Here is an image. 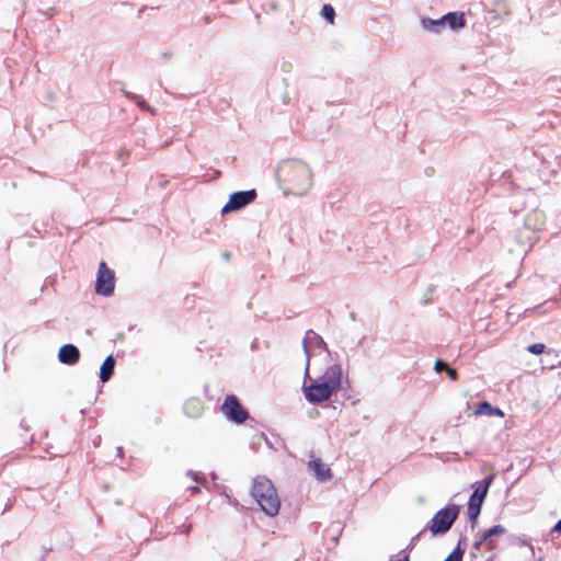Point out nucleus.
Segmentation results:
<instances>
[{
  "instance_id": "4be33fe9",
  "label": "nucleus",
  "mask_w": 561,
  "mask_h": 561,
  "mask_svg": "<svg viewBox=\"0 0 561 561\" xmlns=\"http://www.w3.org/2000/svg\"><path fill=\"white\" fill-rule=\"evenodd\" d=\"M187 476L192 477V479L194 481H196L197 483L206 482V478H205V476L202 472H195L193 470H188L187 471Z\"/></svg>"
},
{
  "instance_id": "412c9836",
  "label": "nucleus",
  "mask_w": 561,
  "mask_h": 561,
  "mask_svg": "<svg viewBox=\"0 0 561 561\" xmlns=\"http://www.w3.org/2000/svg\"><path fill=\"white\" fill-rule=\"evenodd\" d=\"M426 531H423L420 530L415 536H413L410 540V543L408 545V547L404 549L407 550V552L409 553L416 545L417 542L421 540V537L425 534Z\"/></svg>"
},
{
  "instance_id": "c85d7f7f",
  "label": "nucleus",
  "mask_w": 561,
  "mask_h": 561,
  "mask_svg": "<svg viewBox=\"0 0 561 561\" xmlns=\"http://www.w3.org/2000/svg\"><path fill=\"white\" fill-rule=\"evenodd\" d=\"M493 415L503 416V412L499 408L493 407V411L491 412L490 416H493Z\"/></svg>"
},
{
  "instance_id": "2f4dec72",
  "label": "nucleus",
  "mask_w": 561,
  "mask_h": 561,
  "mask_svg": "<svg viewBox=\"0 0 561 561\" xmlns=\"http://www.w3.org/2000/svg\"><path fill=\"white\" fill-rule=\"evenodd\" d=\"M20 426H21V428L24 430V432H28L30 431V427L25 424L24 421H21Z\"/></svg>"
},
{
  "instance_id": "473e14b6",
  "label": "nucleus",
  "mask_w": 561,
  "mask_h": 561,
  "mask_svg": "<svg viewBox=\"0 0 561 561\" xmlns=\"http://www.w3.org/2000/svg\"><path fill=\"white\" fill-rule=\"evenodd\" d=\"M51 550H53L51 548L44 549V554L42 556L41 561H45L46 554L49 553Z\"/></svg>"
},
{
  "instance_id": "e433bc0d",
  "label": "nucleus",
  "mask_w": 561,
  "mask_h": 561,
  "mask_svg": "<svg viewBox=\"0 0 561 561\" xmlns=\"http://www.w3.org/2000/svg\"><path fill=\"white\" fill-rule=\"evenodd\" d=\"M140 106H141V107H148V105H147L145 102H141V103H140Z\"/></svg>"
},
{
  "instance_id": "1a4fd4ad",
  "label": "nucleus",
  "mask_w": 561,
  "mask_h": 561,
  "mask_svg": "<svg viewBox=\"0 0 561 561\" xmlns=\"http://www.w3.org/2000/svg\"><path fill=\"white\" fill-rule=\"evenodd\" d=\"M310 345H313L323 351H328V345L324 340L313 330H307L302 340V348L306 354L305 379L310 378Z\"/></svg>"
},
{
  "instance_id": "f704fd0d",
  "label": "nucleus",
  "mask_w": 561,
  "mask_h": 561,
  "mask_svg": "<svg viewBox=\"0 0 561 561\" xmlns=\"http://www.w3.org/2000/svg\"><path fill=\"white\" fill-rule=\"evenodd\" d=\"M191 491H192V493H197V492H199V488L198 486H192Z\"/></svg>"
},
{
  "instance_id": "f3484780",
  "label": "nucleus",
  "mask_w": 561,
  "mask_h": 561,
  "mask_svg": "<svg viewBox=\"0 0 561 561\" xmlns=\"http://www.w3.org/2000/svg\"><path fill=\"white\" fill-rule=\"evenodd\" d=\"M492 411H493V405H491V403H489L488 401H482L478 404L474 412L478 415H491Z\"/></svg>"
},
{
  "instance_id": "6e6552de",
  "label": "nucleus",
  "mask_w": 561,
  "mask_h": 561,
  "mask_svg": "<svg viewBox=\"0 0 561 561\" xmlns=\"http://www.w3.org/2000/svg\"><path fill=\"white\" fill-rule=\"evenodd\" d=\"M257 193L254 188L233 192L221 208V215L238 211L255 201Z\"/></svg>"
},
{
  "instance_id": "20e7f679",
  "label": "nucleus",
  "mask_w": 561,
  "mask_h": 561,
  "mask_svg": "<svg viewBox=\"0 0 561 561\" xmlns=\"http://www.w3.org/2000/svg\"><path fill=\"white\" fill-rule=\"evenodd\" d=\"M494 480V476L490 474L473 484V492L471 493L468 501L467 515L471 524V528H474L478 517L481 513L483 502L488 495L489 489Z\"/></svg>"
},
{
  "instance_id": "c9c22d12",
  "label": "nucleus",
  "mask_w": 561,
  "mask_h": 561,
  "mask_svg": "<svg viewBox=\"0 0 561 561\" xmlns=\"http://www.w3.org/2000/svg\"><path fill=\"white\" fill-rule=\"evenodd\" d=\"M30 442H33V436H31L28 439H23V444H28Z\"/></svg>"
},
{
  "instance_id": "393cba45",
  "label": "nucleus",
  "mask_w": 561,
  "mask_h": 561,
  "mask_svg": "<svg viewBox=\"0 0 561 561\" xmlns=\"http://www.w3.org/2000/svg\"><path fill=\"white\" fill-rule=\"evenodd\" d=\"M389 561H410V556L407 550H401L397 554V560H394V557H391Z\"/></svg>"
},
{
  "instance_id": "bb28decb",
  "label": "nucleus",
  "mask_w": 561,
  "mask_h": 561,
  "mask_svg": "<svg viewBox=\"0 0 561 561\" xmlns=\"http://www.w3.org/2000/svg\"><path fill=\"white\" fill-rule=\"evenodd\" d=\"M458 547H460V549L463 551V554H465L466 549H467V538L465 536H460L458 543L456 545L455 548H458Z\"/></svg>"
},
{
  "instance_id": "7c9ffc66",
  "label": "nucleus",
  "mask_w": 561,
  "mask_h": 561,
  "mask_svg": "<svg viewBox=\"0 0 561 561\" xmlns=\"http://www.w3.org/2000/svg\"><path fill=\"white\" fill-rule=\"evenodd\" d=\"M482 547V543H480L477 539L472 545V549L479 551Z\"/></svg>"
},
{
  "instance_id": "4c0bfd02",
  "label": "nucleus",
  "mask_w": 561,
  "mask_h": 561,
  "mask_svg": "<svg viewBox=\"0 0 561 561\" xmlns=\"http://www.w3.org/2000/svg\"><path fill=\"white\" fill-rule=\"evenodd\" d=\"M123 154H124L123 150H118V156H119V158H122V157H123Z\"/></svg>"
},
{
  "instance_id": "423d86ee",
  "label": "nucleus",
  "mask_w": 561,
  "mask_h": 561,
  "mask_svg": "<svg viewBox=\"0 0 561 561\" xmlns=\"http://www.w3.org/2000/svg\"><path fill=\"white\" fill-rule=\"evenodd\" d=\"M221 411L228 421L242 424L250 419L249 411L241 404L240 400L234 394H228L221 405Z\"/></svg>"
},
{
  "instance_id": "72a5a7b5",
  "label": "nucleus",
  "mask_w": 561,
  "mask_h": 561,
  "mask_svg": "<svg viewBox=\"0 0 561 561\" xmlns=\"http://www.w3.org/2000/svg\"><path fill=\"white\" fill-rule=\"evenodd\" d=\"M117 454H118L119 456H123V454H124V448H123V447H117Z\"/></svg>"
},
{
  "instance_id": "7ed1b4c3",
  "label": "nucleus",
  "mask_w": 561,
  "mask_h": 561,
  "mask_svg": "<svg viewBox=\"0 0 561 561\" xmlns=\"http://www.w3.org/2000/svg\"><path fill=\"white\" fill-rule=\"evenodd\" d=\"M460 514V505L450 503L438 510L431 520L423 528V531H430L431 536L443 537L445 536L454 526Z\"/></svg>"
},
{
  "instance_id": "9d476101",
  "label": "nucleus",
  "mask_w": 561,
  "mask_h": 561,
  "mask_svg": "<svg viewBox=\"0 0 561 561\" xmlns=\"http://www.w3.org/2000/svg\"><path fill=\"white\" fill-rule=\"evenodd\" d=\"M322 383H327L335 392V401H337L339 392L343 389V370L340 364H333L327 367L323 375L319 377Z\"/></svg>"
},
{
  "instance_id": "58836bf2",
  "label": "nucleus",
  "mask_w": 561,
  "mask_h": 561,
  "mask_svg": "<svg viewBox=\"0 0 561 561\" xmlns=\"http://www.w3.org/2000/svg\"><path fill=\"white\" fill-rule=\"evenodd\" d=\"M351 318H352L353 320L355 319V313H354V312H352V313H351Z\"/></svg>"
},
{
  "instance_id": "0eeeda50",
  "label": "nucleus",
  "mask_w": 561,
  "mask_h": 561,
  "mask_svg": "<svg viewBox=\"0 0 561 561\" xmlns=\"http://www.w3.org/2000/svg\"><path fill=\"white\" fill-rule=\"evenodd\" d=\"M114 289L115 273L108 268L105 262H101L96 274L95 293L104 297H110L113 295Z\"/></svg>"
},
{
  "instance_id": "aec40b11",
  "label": "nucleus",
  "mask_w": 561,
  "mask_h": 561,
  "mask_svg": "<svg viewBox=\"0 0 561 561\" xmlns=\"http://www.w3.org/2000/svg\"><path fill=\"white\" fill-rule=\"evenodd\" d=\"M546 345L543 343H534L527 347V351L534 355H540L545 352Z\"/></svg>"
},
{
  "instance_id": "a211bd4d",
  "label": "nucleus",
  "mask_w": 561,
  "mask_h": 561,
  "mask_svg": "<svg viewBox=\"0 0 561 561\" xmlns=\"http://www.w3.org/2000/svg\"><path fill=\"white\" fill-rule=\"evenodd\" d=\"M322 15L329 22V24L334 23L335 11L331 4H324L322 8Z\"/></svg>"
},
{
  "instance_id": "b1692460",
  "label": "nucleus",
  "mask_w": 561,
  "mask_h": 561,
  "mask_svg": "<svg viewBox=\"0 0 561 561\" xmlns=\"http://www.w3.org/2000/svg\"><path fill=\"white\" fill-rule=\"evenodd\" d=\"M561 534V518L554 524V526L551 528L549 536L551 539H554Z\"/></svg>"
},
{
  "instance_id": "c756f323",
  "label": "nucleus",
  "mask_w": 561,
  "mask_h": 561,
  "mask_svg": "<svg viewBox=\"0 0 561 561\" xmlns=\"http://www.w3.org/2000/svg\"><path fill=\"white\" fill-rule=\"evenodd\" d=\"M13 501H14V500L9 499L8 503L5 504V506H4L3 511H2V514H4L5 512H8V511L12 507V505H13Z\"/></svg>"
},
{
  "instance_id": "f8f14e48",
  "label": "nucleus",
  "mask_w": 561,
  "mask_h": 561,
  "mask_svg": "<svg viewBox=\"0 0 561 561\" xmlns=\"http://www.w3.org/2000/svg\"><path fill=\"white\" fill-rule=\"evenodd\" d=\"M58 359L61 364L73 366L80 359V351L75 344H65L58 351Z\"/></svg>"
},
{
  "instance_id": "6ab92c4d",
  "label": "nucleus",
  "mask_w": 561,
  "mask_h": 561,
  "mask_svg": "<svg viewBox=\"0 0 561 561\" xmlns=\"http://www.w3.org/2000/svg\"><path fill=\"white\" fill-rule=\"evenodd\" d=\"M463 559V551L458 548H454V550L447 556V558L444 561H462Z\"/></svg>"
},
{
  "instance_id": "5701e85b",
  "label": "nucleus",
  "mask_w": 561,
  "mask_h": 561,
  "mask_svg": "<svg viewBox=\"0 0 561 561\" xmlns=\"http://www.w3.org/2000/svg\"><path fill=\"white\" fill-rule=\"evenodd\" d=\"M448 367H449L448 364L440 358L436 359L435 365H434V369L436 373L446 371V369Z\"/></svg>"
},
{
  "instance_id": "9b49d317",
  "label": "nucleus",
  "mask_w": 561,
  "mask_h": 561,
  "mask_svg": "<svg viewBox=\"0 0 561 561\" xmlns=\"http://www.w3.org/2000/svg\"><path fill=\"white\" fill-rule=\"evenodd\" d=\"M422 23L425 28H431L434 26L438 27V26H443L444 24L447 23L451 30H457V28L463 27L466 21H465L463 13L450 12L438 20L425 19V20H423Z\"/></svg>"
},
{
  "instance_id": "dca6fc26",
  "label": "nucleus",
  "mask_w": 561,
  "mask_h": 561,
  "mask_svg": "<svg viewBox=\"0 0 561 561\" xmlns=\"http://www.w3.org/2000/svg\"><path fill=\"white\" fill-rule=\"evenodd\" d=\"M484 533L486 534L489 540L492 542V539L494 537H500V536L504 535L506 533V529L504 526L497 524V525L490 527Z\"/></svg>"
},
{
  "instance_id": "ddd939ff",
  "label": "nucleus",
  "mask_w": 561,
  "mask_h": 561,
  "mask_svg": "<svg viewBox=\"0 0 561 561\" xmlns=\"http://www.w3.org/2000/svg\"><path fill=\"white\" fill-rule=\"evenodd\" d=\"M309 468L313 471L319 481H328L332 477L331 469L327 467L321 459H313L309 462Z\"/></svg>"
},
{
  "instance_id": "39448f33",
  "label": "nucleus",
  "mask_w": 561,
  "mask_h": 561,
  "mask_svg": "<svg viewBox=\"0 0 561 561\" xmlns=\"http://www.w3.org/2000/svg\"><path fill=\"white\" fill-rule=\"evenodd\" d=\"M302 391L305 399L313 405L321 404L330 400L333 394L335 396L330 386L311 378H304Z\"/></svg>"
},
{
  "instance_id": "cd10ccee",
  "label": "nucleus",
  "mask_w": 561,
  "mask_h": 561,
  "mask_svg": "<svg viewBox=\"0 0 561 561\" xmlns=\"http://www.w3.org/2000/svg\"><path fill=\"white\" fill-rule=\"evenodd\" d=\"M446 374H447V376H448L451 380H454V381H456V380L458 379V373H457V370H456V369H454V368L448 367V368L446 369Z\"/></svg>"
},
{
  "instance_id": "a878e982",
  "label": "nucleus",
  "mask_w": 561,
  "mask_h": 561,
  "mask_svg": "<svg viewBox=\"0 0 561 561\" xmlns=\"http://www.w3.org/2000/svg\"><path fill=\"white\" fill-rule=\"evenodd\" d=\"M477 540L482 545L486 543L490 548H493V543H491L484 531L477 538Z\"/></svg>"
},
{
  "instance_id": "4468645a",
  "label": "nucleus",
  "mask_w": 561,
  "mask_h": 561,
  "mask_svg": "<svg viewBox=\"0 0 561 561\" xmlns=\"http://www.w3.org/2000/svg\"><path fill=\"white\" fill-rule=\"evenodd\" d=\"M115 365L116 359L114 355L110 354L108 356H106L100 368V380L102 382H107L112 378V376L114 375Z\"/></svg>"
},
{
  "instance_id": "f03ea898",
  "label": "nucleus",
  "mask_w": 561,
  "mask_h": 561,
  "mask_svg": "<svg viewBox=\"0 0 561 561\" xmlns=\"http://www.w3.org/2000/svg\"><path fill=\"white\" fill-rule=\"evenodd\" d=\"M251 494L267 516L273 517L278 514L280 502L271 480L265 477L255 478Z\"/></svg>"
},
{
  "instance_id": "f257e3e1",
  "label": "nucleus",
  "mask_w": 561,
  "mask_h": 561,
  "mask_svg": "<svg viewBox=\"0 0 561 561\" xmlns=\"http://www.w3.org/2000/svg\"><path fill=\"white\" fill-rule=\"evenodd\" d=\"M277 179L286 186L288 193L302 196L311 188L312 172L309 165L298 159L279 162L276 170Z\"/></svg>"
},
{
  "instance_id": "2eb2a0df",
  "label": "nucleus",
  "mask_w": 561,
  "mask_h": 561,
  "mask_svg": "<svg viewBox=\"0 0 561 561\" xmlns=\"http://www.w3.org/2000/svg\"><path fill=\"white\" fill-rule=\"evenodd\" d=\"M543 147V145H540L537 149H535L534 147H526L523 151L525 162L528 163L530 167H536V160H539L541 163H543L546 161V158L542 156L541 152V149Z\"/></svg>"
}]
</instances>
